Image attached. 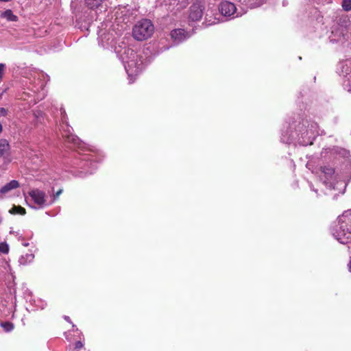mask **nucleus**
<instances>
[{
    "label": "nucleus",
    "mask_w": 351,
    "mask_h": 351,
    "mask_svg": "<svg viewBox=\"0 0 351 351\" xmlns=\"http://www.w3.org/2000/svg\"><path fill=\"white\" fill-rule=\"evenodd\" d=\"M219 10L223 16L226 17H234V15L237 14L235 5L228 1H222L219 5Z\"/></svg>",
    "instance_id": "nucleus-6"
},
{
    "label": "nucleus",
    "mask_w": 351,
    "mask_h": 351,
    "mask_svg": "<svg viewBox=\"0 0 351 351\" xmlns=\"http://www.w3.org/2000/svg\"><path fill=\"white\" fill-rule=\"evenodd\" d=\"M187 1L188 0H178L179 3V7L178 8V10L185 7L187 3Z\"/></svg>",
    "instance_id": "nucleus-25"
},
{
    "label": "nucleus",
    "mask_w": 351,
    "mask_h": 351,
    "mask_svg": "<svg viewBox=\"0 0 351 351\" xmlns=\"http://www.w3.org/2000/svg\"><path fill=\"white\" fill-rule=\"evenodd\" d=\"M81 167L86 173L91 174L97 168V164L95 162L94 156L92 154H84L81 161Z\"/></svg>",
    "instance_id": "nucleus-5"
},
{
    "label": "nucleus",
    "mask_w": 351,
    "mask_h": 351,
    "mask_svg": "<svg viewBox=\"0 0 351 351\" xmlns=\"http://www.w3.org/2000/svg\"><path fill=\"white\" fill-rule=\"evenodd\" d=\"M9 252V245L5 243H0V252L3 254H8Z\"/></svg>",
    "instance_id": "nucleus-19"
},
{
    "label": "nucleus",
    "mask_w": 351,
    "mask_h": 351,
    "mask_svg": "<svg viewBox=\"0 0 351 351\" xmlns=\"http://www.w3.org/2000/svg\"><path fill=\"white\" fill-rule=\"evenodd\" d=\"M63 190L62 189H59L56 193L53 194V198L49 202V204H52L59 197V195L62 193Z\"/></svg>",
    "instance_id": "nucleus-21"
},
{
    "label": "nucleus",
    "mask_w": 351,
    "mask_h": 351,
    "mask_svg": "<svg viewBox=\"0 0 351 351\" xmlns=\"http://www.w3.org/2000/svg\"><path fill=\"white\" fill-rule=\"evenodd\" d=\"M9 0H0V1H3V2H7Z\"/></svg>",
    "instance_id": "nucleus-33"
},
{
    "label": "nucleus",
    "mask_w": 351,
    "mask_h": 351,
    "mask_svg": "<svg viewBox=\"0 0 351 351\" xmlns=\"http://www.w3.org/2000/svg\"><path fill=\"white\" fill-rule=\"evenodd\" d=\"M61 121L60 130L62 131L63 137L69 143H72L75 147L82 148L84 145L79 138L73 134V128L68 124L67 115L63 108H60Z\"/></svg>",
    "instance_id": "nucleus-2"
},
{
    "label": "nucleus",
    "mask_w": 351,
    "mask_h": 351,
    "mask_svg": "<svg viewBox=\"0 0 351 351\" xmlns=\"http://www.w3.org/2000/svg\"><path fill=\"white\" fill-rule=\"evenodd\" d=\"M10 214H20L24 215L25 214V209L20 206H14L10 210Z\"/></svg>",
    "instance_id": "nucleus-14"
},
{
    "label": "nucleus",
    "mask_w": 351,
    "mask_h": 351,
    "mask_svg": "<svg viewBox=\"0 0 351 351\" xmlns=\"http://www.w3.org/2000/svg\"><path fill=\"white\" fill-rule=\"evenodd\" d=\"M164 1L166 3V4L167 5H169V6H178L179 5V3L178 1V0H164Z\"/></svg>",
    "instance_id": "nucleus-22"
},
{
    "label": "nucleus",
    "mask_w": 351,
    "mask_h": 351,
    "mask_svg": "<svg viewBox=\"0 0 351 351\" xmlns=\"http://www.w3.org/2000/svg\"><path fill=\"white\" fill-rule=\"evenodd\" d=\"M8 114V110L4 108H0V117H5Z\"/></svg>",
    "instance_id": "nucleus-26"
},
{
    "label": "nucleus",
    "mask_w": 351,
    "mask_h": 351,
    "mask_svg": "<svg viewBox=\"0 0 351 351\" xmlns=\"http://www.w3.org/2000/svg\"><path fill=\"white\" fill-rule=\"evenodd\" d=\"M3 18L6 19L9 21H16L18 17L14 15L11 10H7L1 14Z\"/></svg>",
    "instance_id": "nucleus-13"
},
{
    "label": "nucleus",
    "mask_w": 351,
    "mask_h": 351,
    "mask_svg": "<svg viewBox=\"0 0 351 351\" xmlns=\"http://www.w3.org/2000/svg\"><path fill=\"white\" fill-rule=\"evenodd\" d=\"M29 206H30V207H32L33 208H35V209L38 208L37 206H31V204H29Z\"/></svg>",
    "instance_id": "nucleus-31"
},
{
    "label": "nucleus",
    "mask_w": 351,
    "mask_h": 351,
    "mask_svg": "<svg viewBox=\"0 0 351 351\" xmlns=\"http://www.w3.org/2000/svg\"><path fill=\"white\" fill-rule=\"evenodd\" d=\"M189 36V34L183 29H176L171 32V37L176 44L184 41Z\"/></svg>",
    "instance_id": "nucleus-10"
},
{
    "label": "nucleus",
    "mask_w": 351,
    "mask_h": 351,
    "mask_svg": "<svg viewBox=\"0 0 351 351\" xmlns=\"http://www.w3.org/2000/svg\"><path fill=\"white\" fill-rule=\"evenodd\" d=\"M85 1H86L87 5L91 9L99 7L101 4V3L104 1V0H85Z\"/></svg>",
    "instance_id": "nucleus-16"
},
{
    "label": "nucleus",
    "mask_w": 351,
    "mask_h": 351,
    "mask_svg": "<svg viewBox=\"0 0 351 351\" xmlns=\"http://www.w3.org/2000/svg\"><path fill=\"white\" fill-rule=\"evenodd\" d=\"M25 247H27L29 245V243H24L23 244Z\"/></svg>",
    "instance_id": "nucleus-32"
},
{
    "label": "nucleus",
    "mask_w": 351,
    "mask_h": 351,
    "mask_svg": "<svg viewBox=\"0 0 351 351\" xmlns=\"http://www.w3.org/2000/svg\"><path fill=\"white\" fill-rule=\"evenodd\" d=\"M341 5L345 11L351 10V0H343Z\"/></svg>",
    "instance_id": "nucleus-18"
},
{
    "label": "nucleus",
    "mask_w": 351,
    "mask_h": 351,
    "mask_svg": "<svg viewBox=\"0 0 351 351\" xmlns=\"http://www.w3.org/2000/svg\"><path fill=\"white\" fill-rule=\"evenodd\" d=\"M64 319L66 320L67 322H71L70 318L68 316H64Z\"/></svg>",
    "instance_id": "nucleus-28"
},
{
    "label": "nucleus",
    "mask_w": 351,
    "mask_h": 351,
    "mask_svg": "<svg viewBox=\"0 0 351 351\" xmlns=\"http://www.w3.org/2000/svg\"><path fill=\"white\" fill-rule=\"evenodd\" d=\"M203 15V6L200 3H195L190 8L189 19L197 21L202 19Z\"/></svg>",
    "instance_id": "nucleus-9"
},
{
    "label": "nucleus",
    "mask_w": 351,
    "mask_h": 351,
    "mask_svg": "<svg viewBox=\"0 0 351 351\" xmlns=\"http://www.w3.org/2000/svg\"><path fill=\"white\" fill-rule=\"evenodd\" d=\"M321 171L325 174L326 178L328 180L334 173V169L330 167H322Z\"/></svg>",
    "instance_id": "nucleus-15"
},
{
    "label": "nucleus",
    "mask_w": 351,
    "mask_h": 351,
    "mask_svg": "<svg viewBox=\"0 0 351 351\" xmlns=\"http://www.w3.org/2000/svg\"><path fill=\"white\" fill-rule=\"evenodd\" d=\"M335 237L341 243L348 244L351 242V231L348 228L346 229L343 225L337 231Z\"/></svg>",
    "instance_id": "nucleus-8"
},
{
    "label": "nucleus",
    "mask_w": 351,
    "mask_h": 351,
    "mask_svg": "<svg viewBox=\"0 0 351 351\" xmlns=\"http://www.w3.org/2000/svg\"><path fill=\"white\" fill-rule=\"evenodd\" d=\"M34 255L33 254H26L21 256L19 258V263L21 265H26L33 261Z\"/></svg>",
    "instance_id": "nucleus-12"
},
{
    "label": "nucleus",
    "mask_w": 351,
    "mask_h": 351,
    "mask_svg": "<svg viewBox=\"0 0 351 351\" xmlns=\"http://www.w3.org/2000/svg\"><path fill=\"white\" fill-rule=\"evenodd\" d=\"M1 326L5 332H10L14 328V325L10 322L2 323Z\"/></svg>",
    "instance_id": "nucleus-17"
},
{
    "label": "nucleus",
    "mask_w": 351,
    "mask_h": 351,
    "mask_svg": "<svg viewBox=\"0 0 351 351\" xmlns=\"http://www.w3.org/2000/svg\"><path fill=\"white\" fill-rule=\"evenodd\" d=\"M154 32V26L151 21L143 19L133 27V38L137 40H143L151 36Z\"/></svg>",
    "instance_id": "nucleus-3"
},
{
    "label": "nucleus",
    "mask_w": 351,
    "mask_h": 351,
    "mask_svg": "<svg viewBox=\"0 0 351 351\" xmlns=\"http://www.w3.org/2000/svg\"><path fill=\"white\" fill-rule=\"evenodd\" d=\"M5 65L3 63H0V82L2 80Z\"/></svg>",
    "instance_id": "nucleus-23"
},
{
    "label": "nucleus",
    "mask_w": 351,
    "mask_h": 351,
    "mask_svg": "<svg viewBox=\"0 0 351 351\" xmlns=\"http://www.w3.org/2000/svg\"><path fill=\"white\" fill-rule=\"evenodd\" d=\"M34 116L38 119L43 116V112L40 110H36L34 112Z\"/></svg>",
    "instance_id": "nucleus-27"
},
{
    "label": "nucleus",
    "mask_w": 351,
    "mask_h": 351,
    "mask_svg": "<svg viewBox=\"0 0 351 351\" xmlns=\"http://www.w3.org/2000/svg\"><path fill=\"white\" fill-rule=\"evenodd\" d=\"M83 347V343L80 341H77L75 343V348L73 351H78V350L81 349Z\"/></svg>",
    "instance_id": "nucleus-24"
},
{
    "label": "nucleus",
    "mask_w": 351,
    "mask_h": 351,
    "mask_svg": "<svg viewBox=\"0 0 351 351\" xmlns=\"http://www.w3.org/2000/svg\"><path fill=\"white\" fill-rule=\"evenodd\" d=\"M3 130V126L1 125V123H0V133L2 132Z\"/></svg>",
    "instance_id": "nucleus-30"
},
{
    "label": "nucleus",
    "mask_w": 351,
    "mask_h": 351,
    "mask_svg": "<svg viewBox=\"0 0 351 351\" xmlns=\"http://www.w3.org/2000/svg\"><path fill=\"white\" fill-rule=\"evenodd\" d=\"M31 200L38 206V208H44L49 205L47 202L46 193L38 189H34L28 192Z\"/></svg>",
    "instance_id": "nucleus-4"
},
{
    "label": "nucleus",
    "mask_w": 351,
    "mask_h": 351,
    "mask_svg": "<svg viewBox=\"0 0 351 351\" xmlns=\"http://www.w3.org/2000/svg\"><path fill=\"white\" fill-rule=\"evenodd\" d=\"M10 148L9 143L6 139H0V162L7 164L10 162Z\"/></svg>",
    "instance_id": "nucleus-7"
},
{
    "label": "nucleus",
    "mask_w": 351,
    "mask_h": 351,
    "mask_svg": "<svg viewBox=\"0 0 351 351\" xmlns=\"http://www.w3.org/2000/svg\"><path fill=\"white\" fill-rule=\"evenodd\" d=\"M19 187V183L17 180H13L7 183L0 189V198H3L4 195L10 191Z\"/></svg>",
    "instance_id": "nucleus-11"
},
{
    "label": "nucleus",
    "mask_w": 351,
    "mask_h": 351,
    "mask_svg": "<svg viewBox=\"0 0 351 351\" xmlns=\"http://www.w3.org/2000/svg\"><path fill=\"white\" fill-rule=\"evenodd\" d=\"M293 139V134H290L288 137H286L284 134L281 137V141L285 143H291Z\"/></svg>",
    "instance_id": "nucleus-20"
},
{
    "label": "nucleus",
    "mask_w": 351,
    "mask_h": 351,
    "mask_svg": "<svg viewBox=\"0 0 351 351\" xmlns=\"http://www.w3.org/2000/svg\"><path fill=\"white\" fill-rule=\"evenodd\" d=\"M348 267H349V271L351 272V258H350V263L348 264Z\"/></svg>",
    "instance_id": "nucleus-29"
},
{
    "label": "nucleus",
    "mask_w": 351,
    "mask_h": 351,
    "mask_svg": "<svg viewBox=\"0 0 351 351\" xmlns=\"http://www.w3.org/2000/svg\"><path fill=\"white\" fill-rule=\"evenodd\" d=\"M132 43L130 37H124L122 40L116 47L115 51L118 58L124 66L125 72L128 74L129 83H131V65L130 64L132 56Z\"/></svg>",
    "instance_id": "nucleus-1"
}]
</instances>
